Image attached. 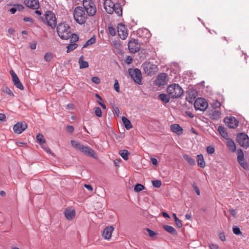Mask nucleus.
I'll list each match as a JSON object with an SVG mask.
<instances>
[{
    "label": "nucleus",
    "mask_w": 249,
    "mask_h": 249,
    "mask_svg": "<svg viewBox=\"0 0 249 249\" xmlns=\"http://www.w3.org/2000/svg\"><path fill=\"white\" fill-rule=\"evenodd\" d=\"M73 17L76 22L80 25L85 24L87 21V16L82 6H77L75 8Z\"/></svg>",
    "instance_id": "nucleus-2"
},
{
    "label": "nucleus",
    "mask_w": 249,
    "mask_h": 249,
    "mask_svg": "<svg viewBox=\"0 0 249 249\" xmlns=\"http://www.w3.org/2000/svg\"><path fill=\"white\" fill-rule=\"evenodd\" d=\"M6 119V116L4 114L0 113V121H4Z\"/></svg>",
    "instance_id": "nucleus-64"
},
{
    "label": "nucleus",
    "mask_w": 249,
    "mask_h": 249,
    "mask_svg": "<svg viewBox=\"0 0 249 249\" xmlns=\"http://www.w3.org/2000/svg\"><path fill=\"white\" fill-rule=\"evenodd\" d=\"M71 144L72 146L75 148L76 150H81V147L83 145L81 143L78 142L77 141L74 140H71Z\"/></svg>",
    "instance_id": "nucleus-32"
},
{
    "label": "nucleus",
    "mask_w": 249,
    "mask_h": 249,
    "mask_svg": "<svg viewBox=\"0 0 249 249\" xmlns=\"http://www.w3.org/2000/svg\"><path fill=\"white\" fill-rule=\"evenodd\" d=\"M128 72L131 77L133 80L138 84L141 85L142 76L141 71L138 69H128Z\"/></svg>",
    "instance_id": "nucleus-5"
},
{
    "label": "nucleus",
    "mask_w": 249,
    "mask_h": 249,
    "mask_svg": "<svg viewBox=\"0 0 249 249\" xmlns=\"http://www.w3.org/2000/svg\"><path fill=\"white\" fill-rule=\"evenodd\" d=\"M193 189H194L195 191L196 192L197 195H200V191L199 188L196 186L195 184H194L193 185Z\"/></svg>",
    "instance_id": "nucleus-59"
},
{
    "label": "nucleus",
    "mask_w": 249,
    "mask_h": 249,
    "mask_svg": "<svg viewBox=\"0 0 249 249\" xmlns=\"http://www.w3.org/2000/svg\"><path fill=\"white\" fill-rule=\"evenodd\" d=\"M15 7L16 8V10L21 11L23 10L24 7L21 4H14Z\"/></svg>",
    "instance_id": "nucleus-53"
},
{
    "label": "nucleus",
    "mask_w": 249,
    "mask_h": 249,
    "mask_svg": "<svg viewBox=\"0 0 249 249\" xmlns=\"http://www.w3.org/2000/svg\"><path fill=\"white\" fill-rule=\"evenodd\" d=\"M83 56H81L78 61L80 65V69L87 68L89 67V63L87 61L83 60Z\"/></svg>",
    "instance_id": "nucleus-30"
},
{
    "label": "nucleus",
    "mask_w": 249,
    "mask_h": 249,
    "mask_svg": "<svg viewBox=\"0 0 249 249\" xmlns=\"http://www.w3.org/2000/svg\"><path fill=\"white\" fill-rule=\"evenodd\" d=\"M36 140L40 144H43L45 143V139L44 138L43 135L41 134H38L36 137Z\"/></svg>",
    "instance_id": "nucleus-37"
},
{
    "label": "nucleus",
    "mask_w": 249,
    "mask_h": 249,
    "mask_svg": "<svg viewBox=\"0 0 249 249\" xmlns=\"http://www.w3.org/2000/svg\"><path fill=\"white\" fill-rule=\"evenodd\" d=\"M207 102L202 98H197L194 103V107L196 110L205 111L208 107Z\"/></svg>",
    "instance_id": "nucleus-7"
},
{
    "label": "nucleus",
    "mask_w": 249,
    "mask_h": 249,
    "mask_svg": "<svg viewBox=\"0 0 249 249\" xmlns=\"http://www.w3.org/2000/svg\"><path fill=\"white\" fill-rule=\"evenodd\" d=\"M175 222L176 225L178 228H181L182 227V222H181V220H179L178 218H176Z\"/></svg>",
    "instance_id": "nucleus-54"
},
{
    "label": "nucleus",
    "mask_w": 249,
    "mask_h": 249,
    "mask_svg": "<svg viewBox=\"0 0 249 249\" xmlns=\"http://www.w3.org/2000/svg\"><path fill=\"white\" fill-rule=\"evenodd\" d=\"M152 183L153 186L156 188H160L161 185V181L160 180H153Z\"/></svg>",
    "instance_id": "nucleus-41"
},
{
    "label": "nucleus",
    "mask_w": 249,
    "mask_h": 249,
    "mask_svg": "<svg viewBox=\"0 0 249 249\" xmlns=\"http://www.w3.org/2000/svg\"><path fill=\"white\" fill-rule=\"evenodd\" d=\"M64 213L65 217L69 221L72 220L76 214L75 211L72 208H66L64 211Z\"/></svg>",
    "instance_id": "nucleus-15"
},
{
    "label": "nucleus",
    "mask_w": 249,
    "mask_h": 249,
    "mask_svg": "<svg viewBox=\"0 0 249 249\" xmlns=\"http://www.w3.org/2000/svg\"><path fill=\"white\" fill-rule=\"evenodd\" d=\"M70 27L68 26L67 29L63 30V40L71 39V42L75 43L79 39L78 36L75 34H72L69 31Z\"/></svg>",
    "instance_id": "nucleus-8"
},
{
    "label": "nucleus",
    "mask_w": 249,
    "mask_h": 249,
    "mask_svg": "<svg viewBox=\"0 0 249 249\" xmlns=\"http://www.w3.org/2000/svg\"><path fill=\"white\" fill-rule=\"evenodd\" d=\"M95 113L98 117H101L102 115V111L101 109L99 107H96L95 108Z\"/></svg>",
    "instance_id": "nucleus-45"
},
{
    "label": "nucleus",
    "mask_w": 249,
    "mask_h": 249,
    "mask_svg": "<svg viewBox=\"0 0 249 249\" xmlns=\"http://www.w3.org/2000/svg\"><path fill=\"white\" fill-rule=\"evenodd\" d=\"M159 98L164 103H168L170 101V96L165 93H161L159 95Z\"/></svg>",
    "instance_id": "nucleus-29"
},
{
    "label": "nucleus",
    "mask_w": 249,
    "mask_h": 249,
    "mask_svg": "<svg viewBox=\"0 0 249 249\" xmlns=\"http://www.w3.org/2000/svg\"><path fill=\"white\" fill-rule=\"evenodd\" d=\"M27 127V124L25 122H18L14 125L13 130L15 133L21 134Z\"/></svg>",
    "instance_id": "nucleus-13"
},
{
    "label": "nucleus",
    "mask_w": 249,
    "mask_h": 249,
    "mask_svg": "<svg viewBox=\"0 0 249 249\" xmlns=\"http://www.w3.org/2000/svg\"><path fill=\"white\" fill-rule=\"evenodd\" d=\"M142 68L144 72L147 75L154 74L158 70L157 65L150 62L144 63Z\"/></svg>",
    "instance_id": "nucleus-6"
},
{
    "label": "nucleus",
    "mask_w": 249,
    "mask_h": 249,
    "mask_svg": "<svg viewBox=\"0 0 249 249\" xmlns=\"http://www.w3.org/2000/svg\"><path fill=\"white\" fill-rule=\"evenodd\" d=\"M78 45L76 43H70L67 46V53H69L71 51H72L77 47Z\"/></svg>",
    "instance_id": "nucleus-35"
},
{
    "label": "nucleus",
    "mask_w": 249,
    "mask_h": 249,
    "mask_svg": "<svg viewBox=\"0 0 249 249\" xmlns=\"http://www.w3.org/2000/svg\"><path fill=\"white\" fill-rule=\"evenodd\" d=\"M141 31H142V33H143L145 35V37L149 38L151 36L150 33L149 32V30L147 29L144 28L141 30L139 31V33H140Z\"/></svg>",
    "instance_id": "nucleus-44"
},
{
    "label": "nucleus",
    "mask_w": 249,
    "mask_h": 249,
    "mask_svg": "<svg viewBox=\"0 0 249 249\" xmlns=\"http://www.w3.org/2000/svg\"><path fill=\"white\" fill-rule=\"evenodd\" d=\"M115 3L111 1L110 0H106L104 3V8L107 12L109 14H112V11L111 9H113V6H114Z\"/></svg>",
    "instance_id": "nucleus-20"
},
{
    "label": "nucleus",
    "mask_w": 249,
    "mask_h": 249,
    "mask_svg": "<svg viewBox=\"0 0 249 249\" xmlns=\"http://www.w3.org/2000/svg\"><path fill=\"white\" fill-rule=\"evenodd\" d=\"M26 5L32 9H37L39 7V3L38 0H26Z\"/></svg>",
    "instance_id": "nucleus-19"
},
{
    "label": "nucleus",
    "mask_w": 249,
    "mask_h": 249,
    "mask_svg": "<svg viewBox=\"0 0 249 249\" xmlns=\"http://www.w3.org/2000/svg\"><path fill=\"white\" fill-rule=\"evenodd\" d=\"M151 162L154 165H157L158 164V160L155 158H152L151 159Z\"/></svg>",
    "instance_id": "nucleus-60"
},
{
    "label": "nucleus",
    "mask_w": 249,
    "mask_h": 249,
    "mask_svg": "<svg viewBox=\"0 0 249 249\" xmlns=\"http://www.w3.org/2000/svg\"><path fill=\"white\" fill-rule=\"evenodd\" d=\"M122 120L125 128L127 130H129L130 129L132 128L133 126L130 121L126 117L123 116L122 117Z\"/></svg>",
    "instance_id": "nucleus-24"
},
{
    "label": "nucleus",
    "mask_w": 249,
    "mask_h": 249,
    "mask_svg": "<svg viewBox=\"0 0 249 249\" xmlns=\"http://www.w3.org/2000/svg\"><path fill=\"white\" fill-rule=\"evenodd\" d=\"M209 246L210 249H218L219 248L217 244L213 243L210 244Z\"/></svg>",
    "instance_id": "nucleus-58"
},
{
    "label": "nucleus",
    "mask_w": 249,
    "mask_h": 249,
    "mask_svg": "<svg viewBox=\"0 0 249 249\" xmlns=\"http://www.w3.org/2000/svg\"><path fill=\"white\" fill-rule=\"evenodd\" d=\"M91 81L95 84H99L100 82V80L99 77L96 76H94L91 78Z\"/></svg>",
    "instance_id": "nucleus-52"
},
{
    "label": "nucleus",
    "mask_w": 249,
    "mask_h": 249,
    "mask_svg": "<svg viewBox=\"0 0 249 249\" xmlns=\"http://www.w3.org/2000/svg\"><path fill=\"white\" fill-rule=\"evenodd\" d=\"M237 152V160L238 162H240L244 160V153L241 149H238Z\"/></svg>",
    "instance_id": "nucleus-36"
},
{
    "label": "nucleus",
    "mask_w": 249,
    "mask_h": 249,
    "mask_svg": "<svg viewBox=\"0 0 249 249\" xmlns=\"http://www.w3.org/2000/svg\"><path fill=\"white\" fill-rule=\"evenodd\" d=\"M171 131L177 135H181L183 133V129L178 124H174L170 125Z\"/></svg>",
    "instance_id": "nucleus-18"
},
{
    "label": "nucleus",
    "mask_w": 249,
    "mask_h": 249,
    "mask_svg": "<svg viewBox=\"0 0 249 249\" xmlns=\"http://www.w3.org/2000/svg\"><path fill=\"white\" fill-rule=\"evenodd\" d=\"M14 84L17 88H18L21 90L24 89V87L22 85V84H21V83L20 82L19 79L18 80V81H16L14 82Z\"/></svg>",
    "instance_id": "nucleus-39"
},
{
    "label": "nucleus",
    "mask_w": 249,
    "mask_h": 249,
    "mask_svg": "<svg viewBox=\"0 0 249 249\" xmlns=\"http://www.w3.org/2000/svg\"><path fill=\"white\" fill-rule=\"evenodd\" d=\"M183 158L184 160L191 166L196 165V160L194 159L191 158L189 155L187 154H184Z\"/></svg>",
    "instance_id": "nucleus-23"
},
{
    "label": "nucleus",
    "mask_w": 249,
    "mask_h": 249,
    "mask_svg": "<svg viewBox=\"0 0 249 249\" xmlns=\"http://www.w3.org/2000/svg\"><path fill=\"white\" fill-rule=\"evenodd\" d=\"M10 73L12 76V81L13 82H15L16 81H18L19 78L18 77L17 75L15 73V72L13 70H11L10 71Z\"/></svg>",
    "instance_id": "nucleus-42"
},
{
    "label": "nucleus",
    "mask_w": 249,
    "mask_h": 249,
    "mask_svg": "<svg viewBox=\"0 0 249 249\" xmlns=\"http://www.w3.org/2000/svg\"><path fill=\"white\" fill-rule=\"evenodd\" d=\"M1 90L2 92L7 94L9 96L14 97V94L11 91V90L7 86H4L1 89Z\"/></svg>",
    "instance_id": "nucleus-31"
},
{
    "label": "nucleus",
    "mask_w": 249,
    "mask_h": 249,
    "mask_svg": "<svg viewBox=\"0 0 249 249\" xmlns=\"http://www.w3.org/2000/svg\"><path fill=\"white\" fill-rule=\"evenodd\" d=\"M113 9H111L112 11V13L115 12V14L119 17L122 16V8L120 3L116 2L114 4V6L112 7Z\"/></svg>",
    "instance_id": "nucleus-21"
},
{
    "label": "nucleus",
    "mask_w": 249,
    "mask_h": 249,
    "mask_svg": "<svg viewBox=\"0 0 249 249\" xmlns=\"http://www.w3.org/2000/svg\"><path fill=\"white\" fill-rule=\"evenodd\" d=\"M167 74L165 73H161L158 74L156 80V85L158 87L164 86L167 83Z\"/></svg>",
    "instance_id": "nucleus-12"
},
{
    "label": "nucleus",
    "mask_w": 249,
    "mask_h": 249,
    "mask_svg": "<svg viewBox=\"0 0 249 249\" xmlns=\"http://www.w3.org/2000/svg\"><path fill=\"white\" fill-rule=\"evenodd\" d=\"M218 236L221 241H225L226 240V237L224 232L219 233Z\"/></svg>",
    "instance_id": "nucleus-57"
},
{
    "label": "nucleus",
    "mask_w": 249,
    "mask_h": 249,
    "mask_svg": "<svg viewBox=\"0 0 249 249\" xmlns=\"http://www.w3.org/2000/svg\"><path fill=\"white\" fill-rule=\"evenodd\" d=\"M226 125L231 128H236L239 124L238 121L235 117L232 116L227 117L224 119Z\"/></svg>",
    "instance_id": "nucleus-11"
},
{
    "label": "nucleus",
    "mask_w": 249,
    "mask_h": 249,
    "mask_svg": "<svg viewBox=\"0 0 249 249\" xmlns=\"http://www.w3.org/2000/svg\"><path fill=\"white\" fill-rule=\"evenodd\" d=\"M80 151L89 157L95 159L97 158V156L94 150L89 146L83 145Z\"/></svg>",
    "instance_id": "nucleus-14"
},
{
    "label": "nucleus",
    "mask_w": 249,
    "mask_h": 249,
    "mask_svg": "<svg viewBox=\"0 0 249 249\" xmlns=\"http://www.w3.org/2000/svg\"><path fill=\"white\" fill-rule=\"evenodd\" d=\"M62 24V22L59 23L58 26L57 27V32L58 35L61 39H62V31H61L60 27Z\"/></svg>",
    "instance_id": "nucleus-50"
},
{
    "label": "nucleus",
    "mask_w": 249,
    "mask_h": 249,
    "mask_svg": "<svg viewBox=\"0 0 249 249\" xmlns=\"http://www.w3.org/2000/svg\"><path fill=\"white\" fill-rule=\"evenodd\" d=\"M83 5L84 10L89 17L94 16L95 15L97 8L94 0H83Z\"/></svg>",
    "instance_id": "nucleus-4"
},
{
    "label": "nucleus",
    "mask_w": 249,
    "mask_h": 249,
    "mask_svg": "<svg viewBox=\"0 0 249 249\" xmlns=\"http://www.w3.org/2000/svg\"><path fill=\"white\" fill-rule=\"evenodd\" d=\"M198 165L201 168H204L205 166V162L204 160L203 156L202 154L197 155Z\"/></svg>",
    "instance_id": "nucleus-26"
},
{
    "label": "nucleus",
    "mask_w": 249,
    "mask_h": 249,
    "mask_svg": "<svg viewBox=\"0 0 249 249\" xmlns=\"http://www.w3.org/2000/svg\"><path fill=\"white\" fill-rule=\"evenodd\" d=\"M128 48L131 53H135L140 50V44L137 39H133L128 42Z\"/></svg>",
    "instance_id": "nucleus-10"
},
{
    "label": "nucleus",
    "mask_w": 249,
    "mask_h": 249,
    "mask_svg": "<svg viewBox=\"0 0 249 249\" xmlns=\"http://www.w3.org/2000/svg\"><path fill=\"white\" fill-rule=\"evenodd\" d=\"M146 230L147 231L149 236L151 237H153L157 234V233L155 231H154L148 228H147L146 229Z\"/></svg>",
    "instance_id": "nucleus-48"
},
{
    "label": "nucleus",
    "mask_w": 249,
    "mask_h": 249,
    "mask_svg": "<svg viewBox=\"0 0 249 249\" xmlns=\"http://www.w3.org/2000/svg\"><path fill=\"white\" fill-rule=\"evenodd\" d=\"M10 12H11L12 14H15V13L16 12V11H17V10H16V7H15V5H13V7H12L10 9Z\"/></svg>",
    "instance_id": "nucleus-63"
},
{
    "label": "nucleus",
    "mask_w": 249,
    "mask_h": 249,
    "mask_svg": "<svg viewBox=\"0 0 249 249\" xmlns=\"http://www.w3.org/2000/svg\"><path fill=\"white\" fill-rule=\"evenodd\" d=\"M119 154L124 160H128V154H129L128 150L124 149L123 150H121L119 152Z\"/></svg>",
    "instance_id": "nucleus-34"
},
{
    "label": "nucleus",
    "mask_w": 249,
    "mask_h": 249,
    "mask_svg": "<svg viewBox=\"0 0 249 249\" xmlns=\"http://www.w3.org/2000/svg\"><path fill=\"white\" fill-rule=\"evenodd\" d=\"M217 131L223 138H226L228 137V133L226 131L225 128L224 126L221 125L219 126L217 128Z\"/></svg>",
    "instance_id": "nucleus-28"
},
{
    "label": "nucleus",
    "mask_w": 249,
    "mask_h": 249,
    "mask_svg": "<svg viewBox=\"0 0 249 249\" xmlns=\"http://www.w3.org/2000/svg\"><path fill=\"white\" fill-rule=\"evenodd\" d=\"M96 42V38L95 36L91 37L89 39L85 44L83 45V48H86L89 45H91L94 44Z\"/></svg>",
    "instance_id": "nucleus-33"
},
{
    "label": "nucleus",
    "mask_w": 249,
    "mask_h": 249,
    "mask_svg": "<svg viewBox=\"0 0 249 249\" xmlns=\"http://www.w3.org/2000/svg\"><path fill=\"white\" fill-rule=\"evenodd\" d=\"M221 114L220 111L213 110L209 112V116L212 120H217L220 118Z\"/></svg>",
    "instance_id": "nucleus-22"
},
{
    "label": "nucleus",
    "mask_w": 249,
    "mask_h": 249,
    "mask_svg": "<svg viewBox=\"0 0 249 249\" xmlns=\"http://www.w3.org/2000/svg\"><path fill=\"white\" fill-rule=\"evenodd\" d=\"M163 228L164 230H165L166 231L170 233V234H172L173 235H175L177 234V232L175 229L171 226L164 225L163 226Z\"/></svg>",
    "instance_id": "nucleus-27"
},
{
    "label": "nucleus",
    "mask_w": 249,
    "mask_h": 249,
    "mask_svg": "<svg viewBox=\"0 0 249 249\" xmlns=\"http://www.w3.org/2000/svg\"><path fill=\"white\" fill-rule=\"evenodd\" d=\"M41 145V147H42V148L46 152H47L49 154H50L52 155H53V154L52 152V151H51L50 149L47 146L45 145V144H42Z\"/></svg>",
    "instance_id": "nucleus-46"
},
{
    "label": "nucleus",
    "mask_w": 249,
    "mask_h": 249,
    "mask_svg": "<svg viewBox=\"0 0 249 249\" xmlns=\"http://www.w3.org/2000/svg\"><path fill=\"white\" fill-rule=\"evenodd\" d=\"M45 18L40 17L39 19L52 28L55 27L56 25V18L55 15L52 11H46L44 14Z\"/></svg>",
    "instance_id": "nucleus-3"
},
{
    "label": "nucleus",
    "mask_w": 249,
    "mask_h": 249,
    "mask_svg": "<svg viewBox=\"0 0 249 249\" xmlns=\"http://www.w3.org/2000/svg\"><path fill=\"white\" fill-rule=\"evenodd\" d=\"M233 232L234 234L237 235H241L242 232L240 231V228L237 226H234L232 228Z\"/></svg>",
    "instance_id": "nucleus-40"
},
{
    "label": "nucleus",
    "mask_w": 249,
    "mask_h": 249,
    "mask_svg": "<svg viewBox=\"0 0 249 249\" xmlns=\"http://www.w3.org/2000/svg\"><path fill=\"white\" fill-rule=\"evenodd\" d=\"M227 144L229 149L232 152H234L236 151V145L235 142L232 140L231 139H228Z\"/></svg>",
    "instance_id": "nucleus-25"
},
{
    "label": "nucleus",
    "mask_w": 249,
    "mask_h": 249,
    "mask_svg": "<svg viewBox=\"0 0 249 249\" xmlns=\"http://www.w3.org/2000/svg\"><path fill=\"white\" fill-rule=\"evenodd\" d=\"M84 187L87 189L89 191H92L93 190V188L92 187V186L90 185H89V184H85L84 185Z\"/></svg>",
    "instance_id": "nucleus-62"
},
{
    "label": "nucleus",
    "mask_w": 249,
    "mask_h": 249,
    "mask_svg": "<svg viewBox=\"0 0 249 249\" xmlns=\"http://www.w3.org/2000/svg\"><path fill=\"white\" fill-rule=\"evenodd\" d=\"M114 230V228L112 226L107 227L103 231L102 233L103 237L106 240H109L111 237L112 233Z\"/></svg>",
    "instance_id": "nucleus-16"
},
{
    "label": "nucleus",
    "mask_w": 249,
    "mask_h": 249,
    "mask_svg": "<svg viewBox=\"0 0 249 249\" xmlns=\"http://www.w3.org/2000/svg\"><path fill=\"white\" fill-rule=\"evenodd\" d=\"M237 141L244 148H247L249 147V138L246 134L241 133L237 136Z\"/></svg>",
    "instance_id": "nucleus-9"
},
{
    "label": "nucleus",
    "mask_w": 249,
    "mask_h": 249,
    "mask_svg": "<svg viewBox=\"0 0 249 249\" xmlns=\"http://www.w3.org/2000/svg\"><path fill=\"white\" fill-rule=\"evenodd\" d=\"M53 55L50 53H47L44 55V59L47 62H50L53 59Z\"/></svg>",
    "instance_id": "nucleus-43"
},
{
    "label": "nucleus",
    "mask_w": 249,
    "mask_h": 249,
    "mask_svg": "<svg viewBox=\"0 0 249 249\" xmlns=\"http://www.w3.org/2000/svg\"><path fill=\"white\" fill-rule=\"evenodd\" d=\"M118 35L120 38L123 40L126 38L128 33L125 26L123 24H119L118 27Z\"/></svg>",
    "instance_id": "nucleus-17"
},
{
    "label": "nucleus",
    "mask_w": 249,
    "mask_h": 249,
    "mask_svg": "<svg viewBox=\"0 0 249 249\" xmlns=\"http://www.w3.org/2000/svg\"><path fill=\"white\" fill-rule=\"evenodd\" d=\"M108 30H109L110 34L112 36H115L116 35V30L113 27H109Z\"/></svg>",
    "instance_id": "nucleus-51"
},
{
    "label": "nucleus",
    "mask_w": 249,
    "mask_h": 249,
    "mask_svg": "<svg viewBox=\"0 0 249 249\" xmlns=\"http://www.w3.org/2000/svg\"><path fill=\"white\" fill-rule=\"evenodd\" d=\"M67 130L69 133H72L73 132L74 128L72 125H68L67 126Z\"/></svg>",
    "instance_id": "nucleus-56"
},
{
    "label": "nucleus",
    "mask_w": 249,
    "mask_h": 249,
    "mask_svg": "<svg viewBox=\"0 0 249 249\" xmlns=\"http://www.w3.org/2000/svg\"><path fill=\"white\" fill-rule=\"evenodd\" d=\"M114 89L116 90V92H120V86L118 83V81L117 79L115 80V83L114 85Z\"/></svg>",
    "instance_id": "nucleus-49"
},
{
    "label": "nucleus",
    "mask_w": 249,
    "mask_h": 249,
    "mask_svg": "<svg viewBox=\"0 0 249 249\" xmlns=\"http://www.w3.org/2000/svg\"><path fill=\"white\" fill-rule=\"evenodd\" d=\"M167 93L172 99L178 98L183 94L184 91L178 84L169 85L166 89Z\"/></svg>",
    "instance_id": "nucleus-1"
},
{
    "label": "nucleus",
    "mask_w": 249,
    "mask_h": 249,
    "mask_svg": "<svg viewBox=\"0 0 249 249\" xmlns=\"http://www.w3.org/2000/svg\"><path fill=\"white\" fill-rule=\"evenodd\" d=\"M23 20L25 22H32V23L33 22V20L32 19V18H29V17H25L23 18Z\"/></svg>",
    "instance_id": "nucleus-61"
},
{
    "label": "nucleus",
    "mask_w": 249,
    "mask_h": 249,
    "mask_svg": "<svg viewBox=\"0 0 249 249\" xmlns=\"http://www.w3.org/2000/svg\"><path fill=\"white\" fill-rule=\"evenodd\" d=\"M207 152L209 154H212L214 152V148L212 146H209L206 148Z\"/></svg>",
    "instance_id": "nucleus-47"
},
{
    "label": "nucleus",
    "mask_w": 249,
    "mask_h": 249,
    "mask_svg": "<svg viewBox=\"0 0 249 249\" xmlns=\"http://www.w3.org/2000/svg\"><path fill=\"white\" fill-rule=\"evenodd\" d=\"M239 164L244 169H247L248 167V164L244 161V160L241 161L240 162H238Z\"/></svg>",
    "instance_id": "nucleus-55"
},
{
    "label": "nucleus",
    "mask_w": 249,
    "mask_h": 249,
    "mask_svg": "<svg viewBox=\"0 0 249 249\" xmlns=\"http://www.w3.org/2000/svg\"><path fill=\"white\" fill-rule=\"evenodd\" d=\"M144 189V187L143 185L140 183H137L135 186L134 190L136 192H139L143 190Z\"/></svg>",
    "instance_id": "nucleus-38"
}]
</instances>
